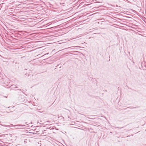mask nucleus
Here are the masks:
<instances>
[{"mask_svg": "<svg viewBox=\"0 0 146 146\" xmlns=\"http://www.w3.org/2000/svg\"><path fill=\"white\" fill-rule=\"evenodd\" d=\"M14 126H25V125H15Z\"/></svg>", "mask_w": 146, "mask_h": 146, "instance_id": "nucleus-1", "label": "nucleus"}, {"mask_svg": "<svg viewBox=\"0 0 146 146\" xmlns=\"http://www.w3.org/2000/svg\"><path fill=\"white\" fill-rule=\"evenodd\" d=\"M25 142H26V141H24V142L25 143Z\"/></svg>", "mask_w": 146, "mask_h": 146, "instance_id": "nucleus-2", "label": "nucleus"}, {"mask_svg": "<svg viewBox=\"0 0 146 146\" xmlns=\"http://www.w3.org/2000/svg\"><path fill=\"white\" fill-rule=\"evenodd\" d=\"M27 123L26 122V123H25V124H27Z\"/></svg>", "mask_w": 146, "mask_h": 146, "instance_id": "nucleus-3", "label": "nucleus"}, {"mask_svg": "<svg viewBox=\"0 0 146 146\" xmlns=\"http://www.w3.org/2000/svg\"><path fill=\"white\" fill-rule=\"evenodd\" d=\"M36 129H35V131L36 130Z\"/></svg>", "mask_w": 146, "mask_h": 146, "instance_id": "nucleus-4", "label": "nucleus"}, {"mask_svg": "<svg viewBox=\"0 0 146 146\" xmlns=\"http://www.w3.org/2000/svg\"><path fill=\"white\" fill-rule=\"evenodd\" d=\"M16 88H17V87H16Z\"/></svg>", "mask_w": 146, "mask_h": 146, "instance_id": "nucleus-5", "label": "nucleus"}]
</instances>
